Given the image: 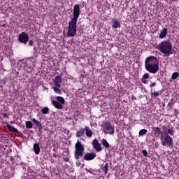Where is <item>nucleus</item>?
<instances>
[{
	"mask_svg": "<svg viewBox=\"0 0 179 179\" xmlns=\"http://www.w3.org/2000/svg\"><path fill=\"white\" fill-rule=\"evenodd\" d=\"M145 66L146 71L150 72V73L159 72V62H157V59L153 56L147 57L145 62Z\"/></svg>",
	"mask_w": 179,
	"mask_h": 179,
	"instance_id": "nucleus-1",
	"label": "nucleus"
},
{
	"mask_svg": "<svg viewBox=\"0 0 179 179\" xmlns=\"http://www.w3.org/2000/svg\"><path fill=\"white\" fill-rule=\"evenodd\" d=\"M157 49L166 57H169L171 54H173V45L170 41H162L157 45Z\"/></svg>",
	"mask_w": 179,
	"mask_h": 179,
	"instance_id": "nucleus-2",
	"label": "nucleus"
},
{
	"mask_svg": "<svg viewBox=\"0 0 179 179\" xmlns=\"http://www.w3.org/2000/svg\"><path fill=\"white\" fill-rule=\"evenodd\" d=\"M24 69L28 73H31L32 71H34V67L36 66V59L34 57H30L27 59L22 60V65Z\"/></svg>",
	"mask_w": 179,
	"mask_h": 179,
	"instance_id": "nucleus-3",
	"label": "nucleus"
},
{
	"mask_svg": "<svg viewBox=\"0 0 179 179\" xmlns=\"http://www.w3.org/2000/svg\"><path fill=\"white\" fill-rule=\"evenodd\" d=\"M85 153V145L78 141L75 145L74 156L76 160L79 159V157H82Z\"/></svg>",
	"mask_w": 179,
	"mask_h": 179,
	"instance_id": "nucleus-4",
	"label": "nucleus"
},
{
	"mask_svg": "<svg viewBox=\"0 0 179 179\" xmlns=\"http://www.w3.org/2000/svg\"><path fill=\"white\" fill-rule=\"evenodd\" d=\"M76 23H78V21H75L73 20H71L69 22V27H68V32H67V36L68 37H75V36L76 35V29H77V26H76Z\"/></svg>",
	"mask_w": 179,
	"mask_h": 179,
	"instance_id": "nucleus-5",
	"label": "nucleus"
},
{
	"mask_svg": "<svg viewBox=\"0 0 179 179\" xmlns=\"http://www.w3.org/2000/svg\"><path fill=\"white\" fill-rule=\"evenodd\" d=\"M103 128V131L106 135H113L114 134V126L111 124L110 122H103L101 124Z\"/></svg>",
	"mask_w": 179,
	"mask_h": 179,
	"instance_id": "nucleus-6",
	"label": "nucleus"
},
{
	"mask_svg": "<svg viewBox=\"0 0 179 179\" xmlns=\"http://www.w3.org/2000/svg\"><path fill=\"white\" fill-rule=\"evenodd\" d=\"M161 141L162 146H173V138L167 134V132L163 133L161 135Z\"/></svg>",
	"mask_w": 179,
	"mask_h": 179,
	"instance_id": "nucleus-7",
	"label": "nucleus"
},
{
	"mask_svg": "<svg viewBox=\"0 0 179 179\" xmlns=\"http://www.w3.org/2000/svg\"><path fill=\"white\" fill-rule=\"evenodd\" d=\"M80 15V6L79 4H76L73 6V17L71 20H75L78 22V19L79 18V15Z\"/></svg>",
	"mask_w": 179,
	"mask_h": 179,
	"instance_id": "nucleus-8",
	"label": "nucleus"
},
{
	"mask_svg": "<svg viewBox=\"0 0 179 179\" xmlns=\"http://www.w3.org/2000/svg\"><path fill=\"white\" fill-rule=\"evenodd\" d=\"M18 40L20 43H22V44H27V43L29 41V34L26 32H22L19 35Z\"/></svg>",
	"mask_w": 179,
	"mask_h": 179,
	"instance_id": "nucleus-9",
	"label": "nucleus"
},
{
	"mask_svg": "<svg viewBox=\"0 0 179 179\" xmlns=\"http://www.w3.org/2000/svg\"><path fill=\"white\" fill-rule=\"evenodd\" d=\"M62 83V77L57 76L55 78L53 83L56 87H61V83Z\"/></svg>",
	"mask_w": 179,
	"mask_h": 179,
	"instance_id": "nucleus-10",
	"label": "nucleus"
},
{
	"mask_svg": "<svg viewBox=\"0 0 179 179\" xmlns=\"http://www.w3.org/2000/svg\"><path fill=\"white\" fill-rule=\"evenodd\" d=\"M93 148H94L96 152H101V145L99 143V140L94 139L92 142Z\"/></svg>",
	"mask_w": 179,
	"mask_h": 179,
	"instance_id": "nucleus-11",
	"label": "nucleus"
},
{
	"mask_svg": "<svg viewBox=\"0 0 179 179\" xmlns=\"http://www.w3.org/2000/svg\"><path fill=\"white\" fill-rule=\"evenodd\" d=\"M112 27L113 29L121 28V24L120 23V21L117 18L112 20Z\"/></svg>",
	"mask_w": 179,
	"mask_h": 179,
	"instance_id": "nucleus-12",
	"label": "nucleus"
},
{
	"mask_svg": "<svg viewBox=\"0 0 179 179\" xmlns=\"http://www.w3.org/2000/svg\"><path fill=\"white\" fill-rule=\"evenodd\" d=\"M94 157H96V153L94 152L87 153L84 155V160H86V161L93 160Z\"/></svg>",
	"mask_w": 179,
	"mask_h": 179,
	"instance_id": "nucleus-13",
	"label": "nucleus"
},
{
	"mask_svg": "<svg viewBox=\"0 0 179 179\" xmlns=\"http://www.w3.org/2000/svg\"><path fill=\"white\" fill-rule=\"evenodd\" d=\"M84 132H85V135L87 138H92V136H93V131H92V129L88 126L84 128Z\"/></svg>",
	"mask_w": 179,
	"mask_h": 179,
	"instance_id": "nucleus-14",
	"label": "nucleus"
},
{
	"mask_svg": "<svg viewBox=\"0 0 179 179\" xmlns=\"http://www.w3.org/2000/svg\"><path fill=\"white\" fill-rule=\"evenodd\" d=\"M152 131L156 138H159L160 135L162 136V129L159 127H152Z\"/></svg>",
	"mask_w": 179,
	"mask_h": 179,
	"instance_id": "nucleus-15",
	"label": "nucleus"
},
{
	"mask_svg": "<svg viewBox=\"0 0 179 179\" xmlns=\"http://www.w3.org/2000/svg\"><path fill=\"white\" fill-rule=\"evenodd\" d=\"M52 103L55 108H58L59 110H62V108H64V105L60 102H58V101L52 100Z\"/></svg>",
	"mask_w": 179,
	"mask_h": 179,
	"instance_id": "nucleus-16",
	"label": "nucleus"
},
{
	"mask_svg": "<svg viewBox=\"0 0 179 179\" xmlns=\"http://www.w3.org/2000/svg\"><path fill=\"white\" fill-rule=\"evenodd\" d=\"M168 31L169 30L167 28H164L159 34V38H166V37H167Z\"/></svg>",
	"mask_w": 179,
	"mask_h": 179,
	"instance_id": "nucleus-17",
	"label": "nucleus"
},
{
	"mask_svg": "<svg viewBox=\"0 0 179 179\" xmlns=\"http://www.w3.org/2000/svg\"><path fill=\"white\" fill-rule=\"evenodd\" d=\"M34 152L36 154V155H39L40 154V145H38V143H35L34 145Z\"/></svg>",
	"mask_w": 179,
	"mask_h": 179,
	"instance_id": "nucleus-18",
	"label": "nucleus"
},
{
	"mask_svg": "<svg viewBox=\"0 0 179 179\" xmlns=\"http://www.w3.org/2000/svg\"><path fill=\"white\" fill-rule=\"evenodd\" d=\"M179 78V73L178 72H174L171 78L170 79V82H173V80H176V79H178Z\"/></svg>",
	"mask_w": 179,
	"mask_h": 179,
	"instance_id": "nucleus-19",
	"label": "nucleus"
},
{
	"mask_svg": "<svg viewBox=\"0 0 179 179\" xmlns=\"http://www.w3.org/2000/svg\"><path fill=\"white\" fill-rule=\"evenodd\" d=\"M52 89L56 94H62V91L58 87H52Z\"/></svg>",
	"mask_w": 179,
	"mask_h": 179,
	"instance_id": "nucleus-20",
	"label": "nucleus"
},
{
	"mask_svg": "<svg viewBox=\"0 0 179 179\" xmlns=\"http://www.w3.org/2000/svg\"><path fill=\"white\" fill-rule=\"evenodd\" d=\"M85 135V130L84 129H81L80 131H77L76 136L77 138H80Z\"/></svg>",
	"mask_w": 179,
	"mask_h": 179,
	"instance_id": "nucleus-21",
	"label": "nucleus"
},
{
	"mask_svg": "<svg viewBox=\"0 0 179 179\" xmlns=\"http://www.w3.org/2000/svg\"><path fill=\"white\" fill-rule=\"evenodd\" d=\"M7 128H8L9 131H10V132H18L17 129L15 128L13 126H10V124H7Z\"/></svg>",
	"mask_w": 179,
	"mask_h": 179,
	"instance_id": "nucleus-22",
	"label": "nucleus"
},
{
	"mask_svg": "<svg viewBox=\"0 0 179 179\" xmlns=\"http://www.w3.org/2000/svg\"><path fill=\"white\" fill-rule=\"evenodd\" d=\"M101 145H103L104 148H110V144L108 143V142H107V140L104 138L101 140Z\"/></svg>",
	"mask_w": 179,
	"mask_h": 179,
	"instance_id": "nucleus-23",
	"label": "nucleus"
},
{
	"mask_svg": "<svg viewBox=\"0 0 179 179\" xmlns=\"http://www.w3.org/2000/svg\"><path fill=\"white\" fill-rule=\"evenodd\" d=\"M56 100H57L58 102H60L62 105L65 104V99L62 96H57Z\"/></svg>",
	"mask_w": 179,
	"mask_h": 179,
	"instance_id": "nucleus-24",
	"label": "nucleus"
},
{
	"mask_svg": "<svg viewBox=\"0 0 179 179\" xmlns=\"http://www.w3.org/2000/svg\"><path fill=\"white\" fill-rule=\"evenodd\" d=\"M26 128H28L29 129H31L33 128V123H31V121H27L25 123Z\"/></svg>",
	"mask_w": 179,
	"mask_h": 179,
	"instance_id": "nucleus-25",
	"label": "nucleus"
},
{
	"mask_svg": "<svg viewBox=\"0 0 179 179\" xmlns=\"http://www.w3.org/2000/svg\"><path fill=\"white\" fill-rule=\"evenodd\" d=\"M148 134V130L146 129H143L139 131V136H143V135H146Z\"/></svg>",
	"mask_w": 179,
	"mask_h": 179,
	"instance_id": "nucleus-26",
	"label": "nucleus"
},
{
	"mask_svg": "<svg viewBox=\"0 0 179 179\" xmlns=\"http://www.w3.org/2000/svg\"><path fill=\"white\" fill-rule=\"evenodd\" d=\"M167 132H168V134H169V135H171V136H173V135H174V129H173V127H168Z\"/></svg>",
	"mask_w": 179,
	"mask_h": 179,
	"instance_id": "nucleus-27",
	"label": "nucleus"
},
{
	"mask_svg": "<svg viewBox=\"0 0 179 179\" xmlns=\"http://www.w3.org/2000/svg\"><path fill=\"white\" fill-rule=\"evenodd\" d=\"M42 114H48L50 113V108L48 107H45L41 110Z\"/></svg>",
	"mask_w": 179,
	"mask_h": 179,
	"instance_id": "nucleus-28",
	"label": "nucleus"
},
{
	"mask_svg": "<svg viewBox=\"0 0 179 179\" xmlns=\"http://www.w3.org/2000/svg\"><path fill=\"white\" fill-rule=\"evenodd\" d=\"M32 121L36 127H41V122H40L38 120H37L36 118H33Z\"/></svg>",
	"mask_w": 179,
	"mask_h": 179,
	"instance_id": "nucleus-29",
	"label": "nucleus"
},
{
	"mask_svg": "<svg viewBox=\"0 0 179 179\" xmlns=\"http://www.w3.org/2000/svg\"><path fill=\"white\" fill-rule=\"evenodd\" d=\"M153 96H155V97H157L158 96H160V94H162V92L159 91V92H153Z\"/></svg>",
	"mask_w": 179,
	"mask_h": 179,
	"instance_id": "nucleus-30",
	"label": "nucleus"
},
{
	"mask_svg": "<svg viewBox=\"0 0 179 179\" xmlns=\"http://www.w3.org/2000/svg\"><path fill=\"white\" fill-rule=\"evenodd\" d=\"M104 172L105 174H107L108 173V164H106L104 166Z\"/></svg>",
	"mask_w": 179,
	"mask_h": 179,
	"instance_id": "nucleus-31",
	"label": "nucleus"
},
{
	"mask_svg": "<svg viewBox=\"0 0 179 179\" xmlns=\"http://www.w3.org/2000/svg\"><path fill=\"white\" fill-rule=\"evenodd\" d=\"M143 80L145 79H149V73H145L143 76Z\"/></svg>",
	"mask_w": 179,
	"mask_h": 179,
	"instance_id": "nucleus-32",
	"label": "nucleus"
},
{
	"mask_svg": "<svg viewBox=\"0 0 179 179\" xmlns=\"http://www.w3.org/2000/svg\"><path fill=\"white\" fill-rule=\"evenodd\" d=\"M143 154L145 156V157H148V151L147 150H143Z\"/></svg>",
	"mask_w": 179,
	"mask_h": 179,
	"instance_id": "nucleus-33",
	"label": "nucleus"
},
{
	"mask_svg": "<svg viewBox=\"0 0 179 179\" xmlns=\"http://www.w3.org/2000/svg\"><path fill=\"white\" fill-rule=\"evenodd\" d=\"M34 42L32 40H30V41H29V45L32 46V45H34Z\"/></svg>",
	"mask_w": 179,
	"mask_h": 179,
	"instance_id": "nucleus-34",
	"label": "nucleus"
},
{
	"mask_svg": "<svg viewBox=\"0 0 179 179\" xmlns=\"http://www.w3.org/2000/svg\"><path fill=\"white\" fill-rule=\"evenodd\" d=\"M155 86H156V83H152L150 87H155Z\"/></svg>",
	"mask_w": 179,
	"mask_h": 179,
	"instance_id": "nucleus-35",
	"label": "nucleus"
},
{
	"mask_svg": "<svg viewBox=\"0 0 179 179\" xmlns=\"http://www.w3.org/2000/svg\"><path fill=\"white\" fill-rule=\"evenodd\" d=\"M3 115L6 118H9V115H7V113H3Z\"/></svg>",
	"mask_w": 179,
	"mask_h": 179,
	"instance_id": "nucleus-36",
	"label": "nucleus"
},
{
	"mask_svg": "<svg viewBox=\"0 0 179 179\" xmlns=\"http://www.w3.org/2000/svg\"><path fill=\"white\" fill-rule=\"evenodd\" d=\"M163 131H167V127L166 126L162 127Z\"/></svg>",
	"mask_w": 179,
	"mask_h": 179,
	"instance_id": "nucleus-37",
	"label": "nucleus"
},
{
	"mask_svg": "<svg viewBox=\"0 0 179 179\" xmlns=\"http://www.w3.org/2000/svg\"><path fill=\"white\" fill-rule=\"evenodd\" d=\"M80 166V162H76V166L79 167Z\"/></svg>",
	"mask_w": 179,
	"mask_h": 179,
	"instance_id": "nucleus-38",
	"label": "nucleus"
},
{
	"mask_svg": "<svg viewBox=\"0 0 179 179\" xmlns=\"http://www.w3.org/2000/svg\"><path fill=\"white\" fill-rule=\"evenodd\" d=\"M142 82H143V83H146V80L142 79Z\"/></svg>",
	"mask_w": 179,
	"mask_h": 179,
	"instance_id": "nucleus-39",
	"label": "nucleus"
},
{
	"mask_svg": "<svg viewBox=\"0 0 179 179\" xmlns=\"http://www.w3.org/2000/svg\"><path fill=\"white\" fill-rule=\"evenodd\" d=\"M65 162H69V159L66 158V159H65Z\"/></svg>",
	"mask_w": 179,
	"mask_h": 179,
	"instance_id": "nucleus-40",
	"label": "nucleus"
}]
</instances>
